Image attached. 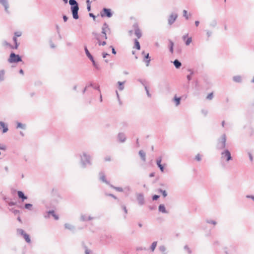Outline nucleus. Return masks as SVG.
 <instances>
[{"instance_id":"obj_1","label":"nucleus","mask_w":254,"mask_h":254,"mask_svg":"<svg viewBox=\"0 0 254 254\" xmlns=\"http://www.w3.org/2000/svg\"><path fill=\"white\" fill-rule=\"evenodd\" d=\"M110 30L109 27L107 24L104 23L102 28L101 33H98L93 32L92 33L95 39L97 41V43L99 46H105L106 42L105 41L107 39V32Z\"/></svg>"},{"instance_id":"obj_2","label":"nucleus","mask_w":254,"mask_h":254,"mask_svg":"<svg viewBox=\"0 0 254 254\" xmlns=\"http://www.w3.org/2000/svg\"><path fill=\"white\" fill-rule=\"evenodd\" d=\"M69 3L71 5V9L73 18L75 19H77L78 18V11L79 9L77 2L75 0H69Z\"/></svg>"},{"instance_id":"obj_3","label":"nucleus","mask_w":254,"mask_h":254,"mask_svg":"<svg viewBox=\"0 0 254 254\" xmlns=\"http://www.w3.org/2000/svg\"><path fill=\"white\" fill-rule=\"evenodd\" d=\"M22 61L21 57L18 55H15L14 53H11L10 55L8 62L10 63H17Z\"/></svg>"},{"instance_id":"obj_4","label":"nucleus","mask_w":254,"mask_h":254,"mask_svg":"<svg viewBox=\"0 0 254 254\" xmlns=\"http://www.w3.org/2000/svg\"><path fill=\"white\" fill-rule=\"evenodd\" d=\"M90 157L85 153H83V155L81 157V163L83 167H85L86 165L90 164Z\"/></svg>"},{"instance_id":"obj_5","label":"nucleus","mask_w":254,"mask_h":254,"mask_svg":"<svg viewBox=\"0 0 254 254\" xmlns=\"http://www.w3.org/2000/svg\"><path fill=\"white\" fill-rule=\"evenodd\" d=\"M221 158L223 159H226L227 161H229L231 159V156L230 151L228 150H225L221 153Z\"/></svg>"},{"instance_id":"obj_6","label":"nucleus","mask_w":254,"mask_h":254,"mask_svg":"<svg viewBox=\"0 0 254 254\" xmlns=\"http://www.w3.org/2000/svg\"><path fill=\"white\" fill-rule=\"evenodd\" d=\"M226 138L225 135H223L221 140L219 142L218 146L220 148H224L226 146Z\"/></svg>"},{"instance_id":"obj_7","label":"nucleus","mask_w":254,"mask_h":254,"mask_svg":"<svg viewBox=\"0 0 254 254\" xmlns=\"http://www.w3.org/2000/svg\"><path fill=\"white\" fill-rule=\"evenodd\" d=\"M104 13H101V16L102 17L105 15L107 16L108 17H111L112 16V13L111 12V9L108 8H104L103 9Z\"/></svg>"},{"instance_id":"obj_8","label":"nucleus","mask_w":254,"mask_h":254,"mask_svg":"<svg viewBox=\"0 0 254 254\" xmlns=\"http://www.w3.org/2000/svg\"><path fill=\"white\" fill-rule=\"evenodd\" d=\"M178 17V15L176 13L172 14L169 19H168V23L170 25L172 24L176 20Z\"/></svg>"},{"instance_id":"obj_9","label":"nucleus","mask_w":254,"mask_h":254,"mask_svg":"<svg viewBox=\"0 0 254 254\" xmlns=\"http://www.w3.org/2000/svg\"><path fill=\"white\" fill-rule=\"evenodd\" d=\"M0 3L4 6L6 12L9 13L8 3L7 0H0Z\"/></svg>"},{"instance_id":"obj_10","label":"nucleus","mask_w":254,"mask_h":254,"mask_svg":"<svg viewBox=\"0 0 254 254\" xmlns=\"http://www.w3.org/2000/svg\"><path fill=\"white\" fill-rule=\"evenodd\" d=\"M183 39L185 41V44L187 46L189 45L192 42V39L191 37H188V34H186L183 36Z\"/></svg>"},{"instance_id":"obj_11","label":"nucleus","mask_w":254,"mask_h":254,"mask_svg":"<svg viewBox=\"0 0 254 254\" xmlns=\"http://www.w3.org/2000/svg\"><path fill=\"white\" fill-rule=\"evenodd\" d=\"M137 201H138V203L140 205H142V204H143V203H144V197H143V194H138L137 195Z\"/></svg>"},{"instance_id":"obj_12","label":"nucleus","mask_w":254,"mask_h":254,"mask_svg":"<svg viewBox=\"0 0 254 254\" xmlns=\"http://www.w3.org/2000/svg\"><path fill=\"white\" fill-rule=\"evenodd\" d=\"M17 194L18 197L22 199V201L27 198V197L24 195L22 191L18 190L17 191Z\"/></svg>"},{"instance_id":"obj_13","label":"nucleus","mask_w":254,"mask_h":254,"mask_svg":"<svg viewBox=\"0 0 254 254\" xmlns=\"http://www.w3.org/2000/svg\"><path fill=\"white\" fill-rule=\"evenodd\" d=\"M0 126L3 129L2 132L5 133L7 131L8 128L7 126L2 122H0Z\"/></svg>"},{"instance_id":"obj_14","label":"nucleus","mask_w":254,"mask_h":254,"mask_svg":"<svg viewBox=\"0 0 254 254\" xmlns=\"http://www.w3.org/2000/svg\"><path fill=\"white\" fill-rule=\"evenodd\" d=\"M159 211L163 213H166L167 211L165 209V207L163 204H160L158 208Z\"/></svg>"},{"instance_id":"obj_15","label":"nucleus","mask_w":254,"mask_h":254,"mask_svg":"<svg viewBox=\"0 0 254 254\" xmlns=\"http://www.w3.org/2000/svg\"><path fill=\"white\" fill-rule=\"evenodd\" d=\"M142 54H144V58L146 59H148L146 61V66H148L149 64V63H150V60L149 59V53H147L146 54H145V53L144 52H143L142 53Z\"/></svg>"},{"instance_id":"obj_16","label":"nucleus","mask_w":254,"mask_h":254,"mask_svg":"<svg viewBox=\"0 0 254 254\" xmlns=\"http://www.w3.org/2000/svg\"><path fill=\"white\" fill-rule=\"evenodd\" d=\"M118 138H119V139L121 141V142H124L126 140V137H125V135L124 133H120L118 135Z\"/></svg>"},{"instance_id":"obj_17","label":"nucleus","mask_w":254,"mask_h":254,"mask_svg":"<svg viewBox=\"0 0 254 254\" xmlns=\"http://www.w3.org/2000/svg\"><path fill=\"white\" fill-rule=\"evenodd\" d=\"M173 63H174L175 66L177 68H180L182 65L181 63L177 60H175L174 61Z\"/></svg>"},{"instance_id":"obj_18","label":"nucleus","mask_w":254,"mask_h":254,"mask_svg":"<svg viewBox=\"0 0 254 254\" xmlns=\"http://www.w3.org/2000/svg\"><path fill=\"white\" fill-rule=\"evenodd\" d=\"M125 81L124 82H120V81H119L118 82V84L119 85V89L120 91H122L124 89V83H125Z\"/></svg>"},{"instance_id":"obj_19","label":"nucleus","mask_w":254,"mask_h":254,"mask_svg":"<svg viewBox=\"0 0 254 254\" xmlns=\"http://www.w3.org/2000/svg\"><path fill=\"white\" fill-rule=\"evenodd\" d=\"M139 154L140 155L142 160L145 161V153L142 150L139 151Z\"/></svg>"},{"instance_id":"obj_20","label":"nucleus","mask_w":254,"mask_h":254,"mask_svg":"<svg viewBox=\"0 0 254 254\" xmlns=\"http://www.w3.org/2000/svg\"><path fill=\"white\" fill-rule=\"evenodd\" d=\"M5 72L3 70L0 71V81H3L4 78Z\"/></svg>"},{"instance_id":"obj_21","label":"nucleus","mask_w":254,"mask_h":254,"mask_svg":"<svg viewBox=\"0 0 254 254\" xmlns=\"http://www.w3.org/2000/svg\"><path fill=\"white\" fill-rule=\"evenodd\" d=\"M181 98L175 96L174 97V101L175 102L176 106H178L180 103Z\"/></svg>"},{"instance_id":"obj_22","label":"nucleus","mask_w":254,"mask_h":254,"mask_svg":"<svg viewBox=\"0 0 254 254\" xmlns=\"http://www.w3.org/2000/svg\"><path fill=\"white\" fill-rule=\"evenodd\" d=\"M85 51L87 56L90 59V60H92L93 57L90 54L89 52L88 51L86 47L85 48Z\"/></svg>"},{"instance_id":"obj_23","label":"nucleus","mask_w":254,"mask_h":254,"mask_svg":"<svg viewBox=\"0 0 254 254\" xmlns=\"http://www.w3.org/2000/svg\"><path fill=\"white\" fill-rule=\"evenodd\" d=\"M135 34L138 38H140L141 36V33L140 31L139 30V29H136L135 30Z\"/></svg>"},{"instance_id":"obj_24","label":"nucleus","mask_w":254,"mask_h":254,"mask_svg":"<svg viewBox=\"0 0 254 254\" xmlns=\"http://www.w3.org/2000/svg\"><path fill=\"white\" fill-rule=\"evenodd\" d=\"M23 237H24V238L25 239V241H26L27 243H30L31 240H30V237H29V235H27V234H24V235L23 236Z\"/></svg>"},{"instance_id":"obj_25","label":"nucleus","mask_w":254,"mask_h":254,"mask_svg":"<svg viewBox=\"0 0 254 254\" xmlns=\"http://www.w3.org/2000/svg\"><path fill=\"white\" fill-rule=\"evenodd\" d=\"M134 44H135V47L137 50H140V44H139V42L137 40H134Z\"/></svg>"},{"instance_id":"obj_26","label":"nucleus","mask_w":254,"mask_h":254,"mask_svg":"<svg viewBox=\"0 0 254 254\" xmlns=\"http://www.w3.org/2000/svg\"><path fill=\"white\" fill-rule=\"evenodd\" d=\"M49 214H51L54 217L55 220H58L59 219V217L55 214L54 211H50L48 212Z\"/></svg>"},{"instance_id":"obj_27","label":"nucleus","mask_w":254,"mask_h":254,"mask_svg":"<svg viewBox=\"0 0 254 254\" xmlns=\"http://www.w3.org/2000/svg\"><path fill=\"white\" fill-rule=\"evenodd\" d=\"M157 246V242H154L152 245H151V251L152 252H153L156 248Z\"/></svg>"},{"instance_id":"obj_28","label":"nucleus","mask_w":254,"mask_h":254,"mask_svg":"<svg viewBox=\"0 0 254 254\" xmlns=\"http://www.w3.org/2000/svg\"><path fill=\"white\" fill-rule=\"evenodd\" d=\"M13 41H14V43H15V46L14 47H11V48H14V49H17L18 46V44L17 43V39H16V37H13Z\"/></svg>"},{"instance_id":"obj_29","label":"nucleus","mask_w":254,"mask_h":254,"mask_svg":"<svg viewBox=\"0 0 254 254\" xmlns=\"http://www.w3.org/2000/svg\"><path fill=\"white\" fill-rule=\"evenodd\" d=\"M17 128H25V125L22 124L20 123H17Z\"/></svg>"},{"instance_id":"obj_30","label":"nucleus","mask_w":254,"mask_h":254,"mask_svg":"<svg viewBox=\"0 0 254 254\" xmlns=\"http://www.w3.org/2000/svg\"><path fill=\"white\" fill-rule=\"evenodd\" d=\"M17 233L21 235H22L23 236L24 235V234H25L26 233L24 232V231L22 230V229H19L17 230Z\"/></svg>"},{"instance_id":"obj_31","label":"nucleus","mask_w":254,"mask_h":254,"mask_svg":"<svg viewBox=\"0 0 254 254\" xmlns=\"http://www.w3.org/2000/svg\"><path fill=\"white\" fill-rule=\"evenodd\" d=\"M159 250H160V251L161 252L163 253L164 254H165V251H166V248H165V247L164 246H160L159 247Z\"/></svg>"},{"instance_id":"obj_32","label":"nucleus","mask_w":254,"mask_h":254,"mask_svg":"<svg viewBox=\"0 0 254 254\" xmlns=\"http://www.w3.org/2000/svg\"><path fill=\"white\" fill-rule=\"evenodd\" d=\"M32 206V205L30 203H27V204H25V208L27 209H29V210L31 209Z\"/></svg>"},{"instance_id":"obj_33","label":"nucleus","mask_w":254,"mask_h":254,"mask_svg":"<svg viewBox=\"0 0 254 254\" xmlns=\"http://www.w3.org/2000/svg\"><path fill=\"white\" fill-rule=\"evenodd\" d=\"M234 80L236 82H239L241 80V77L239 76H234L233 77Z\"/></svg>"},{"instance_id":"obj_34","label":"nucleus","mask_w":254,"mask_h":254,"mask_svg":"<svg viewBox=\"0 0 254 254\" xmlns=\"http://www.w3.org/2000/svg\"><path fill=\"white\" fill-rule=\"evenodd\" d=\"M173 46H174V43L173 42H170V51L171 53H173Z\"/></svg>"},{"instance_id":"obj_35","label":"nucleus","mask_w":254,"mask_h":254,"mask_svg":"<svg viewBox=\"0 0 254 254\" xmlns=\"http://www.w3.org/2000/svg\"><path fill=\"white\" fill-rule=\"evenodd\" d=\"M183 15L187 19H189V16L188 15L187 11L186 10H183Z\"/></svg>"},{"instance_id":"obj_36","label":"nucleus","mask_w":254,"mask_h":254,"mask_svg":"<svg viewBox=\"0 0 254 254\" xmlns=\"http://www.w3.org/2000/svg\"><path fill=\"white\" fill-rule=\"evenodd\" d=\"M145 90L146 91V94H147V96L149 97H151V94H150V93L149 92V90H148V89L147 88L146 86H145Z\"/></svg>"},{"instance_id":"obj_37","label":"nucleus","mask_w":254,"mask_h":254,"mask_svg":"<svg viewBox=\"0 0 254 254\" xmlns=\"http://www.w3.org/2000/svg\"><path fill=\"white\" fill-rule=\"evenodd\" d=\"M161 161H162L161 158H159L157 160L156 162H157V165L158 166H160V165L161 164Z\"/></svg>"},{"instance_id":"obj_38","label":"nucleus","mask_w":254,"mask_h":254,"mask_svg":"<svg viewBox=\"0 0 254 254\" xmlns=\"http://www.w3.org/2000/svg\"><path fill=\"white\" fill-rule=\"evenodd\" d=\"M212 98H213V93H212L209 94L207 96V99H209V100L212 99Z\"/></svg>"},{"instance_id":"obj_39","label":"nucleus","mask_w":254,"mask_h":254,"mask_svg":"<svg viewBox=\"0 0 254 254\" xmlns=\"http://www.w3.org/2000/svg\"><path fill=\"white\" fill-rule=\"evenodd\" d=\"M21 35V32L20 31L15 32V37H20Z\"/></svg>"},{"instance_id":"obj_40","label":"nucleus","mask_w":254,"mask_h":254,"mask_svg":"<svg viewBox=\"0 0 254 254\" xmlns=\"http://www.w3.org/2000/svg\"><path fill=\"white\" fill-rule=\"evenodd\" d=\"M195 159L197 161H200L201 160V157L200 156L199 154H197L196 156H195Z\"/></svg>"},{"instance_id":"obj_41","label":"nucleus","mask_w":254,"mask_h":254,"mask_svg":"<svg viewBox=\"0 0 254 254\" xmlns=\"http://www.w3.org/2000/svg\"><path fill=\"white\" fill-rule=\"evenodd\" d=\"M160 191L162 192L164 197H166L167 196V192L165 190H160Z\"/></svg>"},{"instance_id":"obj_42","label":"nucleus","mask_w":254,"mask_h":254,"mask_svg":"<svg viewBox=\"0 0 254 254\" xmlns=\"http://www.w3.org/2000/svg\"><path fill=\"white\" fill-rule=\"evenodd\" d=\"M65 227L67 229H71L72 228V226L70 225V224H65Z\"/></svg>"},{"instance_id":"obj_43","label":"nucleus","mask_w":254,"mask_h":254,"mask_svg":"<svg viewBox=\"0 0 254 254\" xmlns=\"http://www.w3.org/2000/svg\"><path fill=\"white\" fill-rule=\"evenodd\" d=\"M90 60L92 61V62L93 64L94 65V66L96 68H98L97 65V64H96L95 63V61H94V60L93 58H92V60Z\"/></svg>"},{"instance_id":"obj_44","label":"nucleus","mask_w":254,"mask_h":254,"mask_svg":"<svg viewBox=\"0 0 254 254\" xmlns=\"http://www.w3.org/2000/svg\"><path fill=\"white\" fill-rule=\"evenodd\" d=\"M114 189L117 190V191H123V189L121 188H119V187H115Z\"/></svg>"},{"instance_id":"obj_45","label":"nucleus","mask_w":254,"mask_h":254,"mask_svg":"<svg viewBox=\"0 0 254 254\" xmlns=\"http://www.w3.org/2000/svg\"><path fill=\"white\" fill-rule=\"evenodd\" d=\"M5 149H6V147L5 145L0 144V149L5 150Z\"/></svg>"},{"instance_id":"obj_46","label":"nucleus","mask_w":254,"mask_h":254,"mask_svg":"<svg viewBox=\"0 0 254 254\" xmlns=\"http://www.w3.org/2000/svg\"><path fill=\"white\" fill-rule=\"evenodd\" d=\"M159 195H154L153 196V200H157L158 198H159Z\"/></svg>"},{"instance_id":"obj_47","label":"nucleus","mask_w":254,"mask_h":254,"mask_svg":"<svg viewBox=\"0 0 254 254\" xmlns=\"http://www.w3.org/2000/svg\"><path fill=\"white\" fill-rule=\"evenodd\" d=\"M158 167L160 168L162 172H164V167L161 164L160 165V166H159Z\"/></svg>"},{"instance_id":"obj_48","label":"nucleus","mask_w":254,"mask_h":254,"mask_svg":"<svg viewBox=\"0 0 254 254\" xmlns=\"http://www.w3.org/2000/svg\"><path fill=\"white\" fill-rule=\"evenodd\" d=\"M192 73H191L190 75H188L187 76V79H188L189 80H191V76H192Z\"/></svg>"},{"instance_id":"obj_49","label":"nucleus","mask_w":254,"mask_h":254,"mask_svg":"<svg viewBox=\"0 0 254 254\" xmlns=\"http://www.w3.org/2000/svg\"><path fill=\"white\" fill-rule=\"evenodd\" d=\"M101 180L103 182L107 183V182H106V181L105 180V176L103 175V176H101Z\"/></svg>"},{"instance_id":"obj_50","label":"nucleus","mask_w":254,"mask_h":254,"mask_svg":"<svg viewBox=\"0 0 254 254\" xmlns=\"http://www.w3.org/2000/svg\"><path fill=\"white\" fill-rule=\"evenodd\" d=\"M110 47L112 48V53H113V54H115H115H116V51H115V49H114L112 46H111Z\"/></svg>"},{"instance_id":"obj_51","label":"nucleus","mask_w":254,"mask_h":254,"mask_svg":"<svg viewBox=\"0 0 254 254\" xmlns=\"http://www.w3.org/2000/svg\"><path fill=\"white\" fill-rule=\"evenodd\" d=\"M116 94H117V98L118 99V100L119 101V103H120V104H121V103L120 102L119 95V93H118V91H116Z\"/></svg>"},{"instance_id":"obj_52","label":"nucleus","mask_w":254,"mask_h":254,"mask_svg":"<svg viewBox=\"0 0 254 254\" xmlns=\"http://www.w3.org/2000/svg\"><path fill=\"white\" fill-rule=\"evenodd\" d=\"M108 54H107L106 53H102V56H103V58H105L107 57V56H108Z\"/></svg>"},{"instance_id":"obj_53","label":"nucleus","mask_w":254,"mask_h":254,"mask_svg":"<svg viewBox=\"0 0 254 254\" xmlns=\"http://www.w3.org/2000/svg\"><path fill=\"white\" fill-rule=\"evenodd\" d=\"M207 222L208 223H211V224H213L214 225H215L216 224V222L215 221H212V220L207 221Z\"/></svg>"},{"instance_id":"obj_54","label":"nucleus","mask_w":254,"mask_h":254,"mask_svg":"<svg viewBox=\"0 0 254 254\" xmlns=\"http://www.w3.org/2000/svg\"><path fill=\"white\" fill-rule=\"evenodd\" d=\"M247 198H251V199H252L253 200H254V196H253V195H247Z\"/></svg>"},{"instance_id":"obj_55","label":"nucleus","mask_w":254,"mask_h":254,"mask_svg":"<svg viewBox=\"0 0 254 254\" xmlns=\"http://www.w3.org/2000/svg\"><path fill=\"white\" fill-rule=\"evenodd\" d=\"M63 19H64V21L66 22L67 21V17L66 16L64 15L63 16Z\"/></svg>"},{"instance_id":"obj_56","label":"nucleus","mask_w":254,"mask_h":254,"mask_svg":"<svg viewBox=\"0 0 254 254\" xmlns=\"http://www.w3.org/2000/svg\"><path fill=\"white\" fill-rule=\"evenodd\" d=\"M87 9L88 11H90V10H91V5L88 4L87 5Z\"/></svg>"},{"instance_id":"obj_57","label":"nucleus","mask_w":254,"mask_h":254,"mask_svg":"<svg viewBox=\"0 0 254 254\" xmlns=\"http://www.w3.org/2000/svg\"><path fill=\"white\" fill-rule=\"evenodd\" d=\"M185 249L187 250V251L189 253H190V249H189V248L187 246H186L185 247Z\"/></svg>"},{"instance_id":"obj_58","label":"nucleus","mask_w":254,"mask_h":254,"mask_svg":"<svg viewBox=\"0 0 254 254\" xmlns=\"http://www.w3.org/2000/svg\"><path fill=\"white\" fill-rule=\"evenodd\" d=\"M86 3L88 4L91 5V1L90 0H86Z\"/></svg>"},{"instance_id":"obj_59","label":"nucleus","mask_w":254,"mask_h":254,"mask_svg":"<svg viewBox=\"0 0 254 254\" xmlns=\"http://www.w3.org/2000/svg\"><path fill=\"white\" fill-rule=\"evenodd\" d=\"M249 158L251 161H253V157L251 154H249Z\"/></svg>"},{"instance_id":"obj_60","label":"nucleus","mask_w":254,"mask_h":254,"mask_svg":"<svg viewBox=\"0 0 254 254\" xmlns=\"http://www.w3.org/2000/svg\"><path fill=\"white\" fill-rule=\"evenodd\" d=\"M199 23V21H196L195 22V25H196V26H197L198 25Z\"/></svg>"},{"instance_id":"obj_61","label":"nucleus","mask_w":254,"mask_h":254,"mask_svg":"<svg viewBox=\"0 0 254 254\" xmlns=\"http://www.w3.org/2000/svg\"><path fill=\"white\" fill-rule=\"evenodd\" d=\"M4 44L5 45H6V46H10V47L11 48V47L10 46V45L8 43H7L6 42H4Z\"/></svg>"},{"instance_id":"obj_62","label":"nucleus","mask_w":254,"mask_h":254,"mask_svg":"<svg viewBox=\"0 0 254 254\" xmlns=\"http://www.w3.org/2000/svg\"><path fill=\"white\" fill-rule=\"evenodd\" d=\"M124 210L125 211V213H127V209L126 207H124Z\"/></svg>"},{"instance_id":"obj_63","label":"nucleus","mask_w":254,"mask_h":254,"mask_svg":"<svg viewBox=\"0 0 254 254\" xmlns=\"http://www.w3.org/2000/svg\"><path fill=\"white\" fill-rule=\"evenodd\" d=\"M89 253H90V252H89V251H88V250H86L85 251V254H89Z\"/></svg>"},{"instance_id":"obj_64","label":"nucleus","mask_w":254,"mask_h":254,"mask_svg":"<svg viewBox=\"0 0 254 254\" xmlns=\"http://www.w3.org/2000/svg\"><path fill=\"white\" fill-rule=\"evenodd\" d=\"M19 73H20V74H23V70H22V69H20V70H19Z\"/></svg>"}]
</instances>
